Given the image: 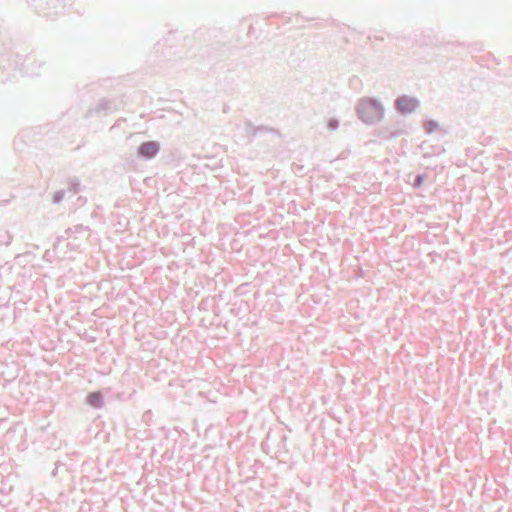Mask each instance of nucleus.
<instances>
[{"mask_svg":"<svg viewBox=\"0 0 512 512\" xmlns=\"http://www.w3.org/2000/svg\"><path fill=\"white\" fill-rule=\"evenodd\" d=\"M359 114L364 122L372 123L382 118L383 109L375 100L366 99L359 106Z\"/></svg>","mask_w":512,"mask_h":512,"instance_id":"1","label":"nucleus"},{"mask_svg":"<svg viewBox=\"0 0 512 512\" xmlns=\"http://www.w3.org/2000/svg\"><path fill=\"white\" fill-rule=\"evenodd\" d=\"M396 108L399 112L402 114L412 113L414 112L419 103L415 98L409 97V96H401L396 100Z\"/></svg>","mask_w":512,"mask_h":512,"instance_id":"2","label":"nucleus"},{"mask_svg":"<svg viewBox=\"0 0 512 512\" xmlns=\"http://www.w3.org/2000/svg\"><path fill=\"white\" fill-rule=\"evenodd\" d=\"M159 150V146L154 141H147L140 145L139 147V153L141 156L145 158H152L154 157Z\"/></svg>","mask_w":512,"mask_h":512,"instance_id":"3","label":"nucleus"},{"mask_svg":"<svg viewBox=\"0 0 512 512\" xmlns=\"http://www.w3.org/2000/svg\"><path fill=\"white\" fill-rule=\"evenodd\" d=\"M424 127L427 130V132L432 133L438 128V124L434 121H427L425 122Z\"/></svg>","mask_w":512,"mask_h":512,"instance_id":"4","label":"nucleus"},{"mask_svg":"<svg viewBox=\"0 0 512 512\" xmlns=\"http://www.w3.org/2000/svg\"><path fill=\"white\" fill-rule=\"evenodd\" d=\"M92 398H94V401H97L98 396H96V395H92Z\"/></svg>","mask_w":512,"mask_h":512,"instance_id":"5","label":"nucleus"},{"mask_svg":"<svg viewBox=\"0 0 512 512\" xmlns=\"http://www.w3.org/2000/svg\"><path fill=\"white\" fill-rule=\"evenodd\" d=\"M92 398H94V401H97L98 396H96V395H92Z\"/></svg>","mask_w":512,"mask_h":512,"instance_id":"6","label":"nucleus"}]
</instances>
